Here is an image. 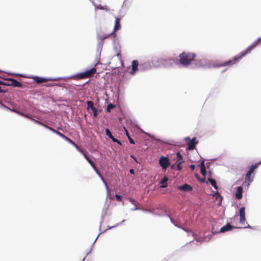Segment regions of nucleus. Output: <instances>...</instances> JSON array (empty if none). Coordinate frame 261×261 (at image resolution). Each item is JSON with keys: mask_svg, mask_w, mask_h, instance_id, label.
<instances>
[{"mask_svg": "<svg viewBox=\"0 0 261 261\" xmlns=\"http://www.w3.org/2000/svg\"><path fill=\"white\" fill-rule=\"evenodd\" d=\"M96 69L92 68L90 70L85 71V72L79 73L76 75V77L79 79H84L91 77L96 73Z\"/></svg>", "mask_w": 261, "mask_h": 261, "instance_id": "obj_4", "label": "nucleus"}, {"mask_svg": "<svg viewBox=\"0 0 261 261\" xmlns=\"http://www.w3.org/2000/svg\"><path fill=\"white\" fill-rule=\"evenodd\" d=\"M138 65H139V62L137 60H134L132 62V70L130 72V73L132 74H134L136 72V71L138 70Z\"/></svg>", "mask_w": 261, "mask_h": 261, "instance_id": "obj_9", "label": "nucleus"}, {"mask_svg": "<svg viewBox=\"0 0 261 261\" xmlns=\"http://www.w3.org/2000/svg\"><path fill=\"white\" fill-rule=\"evenodd\" d=\"M93 112H94L95 111H97V109L94 107L92 108V109H91Z\"/></svg>", "mask_w": 261, "mask_h": 261, "instance_id": "obj_41", "label": "nucleus"}, {"mask_svg": "<svg viewBox=\"0 0 261 261\" xmlns=\"http://www.w3.org/2000/svg\"><path fill=\"white\" fill-rule=\"evenodd\" d=\"M0 84H1V85H6V84H5L3 81H1V80H0Z\"/></svg>", "mask_w": 261, "mask_h": 261, "instance_id": "obj_44", "label": "nucleus"}, {"mask_svg": "<svg viewBox=\"0 0 261 261\" xmlns=\"http://www.w3.org/2000/svg\"><path fill=\"white\" fill-rule=\"evenodd\" d=\"M196 55L194 53L184 51L179 56V62L180 64L184 66H187L191 64L196 57Z\"/></svg>", "mask_w": 261, "mask_h": 261, "instance_id": "obj_2", "label": "nucleus"}, {"mask_svg": "<svg viewBox=\"0 0 261 261\" xmlns=\"http://www.w3.org/2000/svg\"><path fill=\"white\" fill-rule=\"evenodd\" d=\"M204 180H205V177H204V178L201 179L200 181L202 182H204Z\"/></svg>", "mask_w": 261, "mask_h": 261, "instance_id": "obj_46", "label": "nucleus"}, {"mask_svg": "<svg viewBox=\"0 0 261 261\" xmlns=\"http://www.w3.org/2000/svg\"><path fill=\"white\" fill-rule=\"evenodd\" d=\"M200 172L204 177H205L206 171L203 161L200 163Z\"/></svg>", "mask_w": 261, "mask_h": 261, "instance_id": "obj_16", "label": "nucleus"}, {"mask_svg": "<svg viewBox=\"0 0 261 261\" xmlns=\"http://www.w3.org/2000/svg\"><path fill=\"white\" fill-rule=\"evenodd\" d=\"M245 210V208L244 207H241L239 210L240 222L241 224H243L246 220Z\"/></svg>", "mask_w": 261, "mask_h": 261, "instance_id": "obj_7", "label": "nucleus"}, {"mask_svg": "<svg viewBox=\"0 0 261 261\" xmlns=\"http://www.w3.org/2000/svg\"><path fill=\"white\" fill-rule=\"evenodd\" d=\"M80 152H81L83 155L84 153H86L83 150H82L79 146L75 143V145H73Z\"/></svg>", "mask_w": 261, "mask_h": 261, "instance_id": "obj_27", "label": "nucleus"}, {"mask_svg": "<svg viewBox=\"0 0 261 261\" xmlns=\"http://www.w3.org/2000/svg\"><path fill=\"white\" fill-rule=\"evenodd\" d=\"M93 116L94 117H97V111H95L94 112H93Z\"/></svg>", "mask_w": 261, "mask_h": 261, "instance_id": "obj_40", "label": "nucleus"}, {"mask_svg": "<svg viewBox=\"0 0 261 261\" xmlns=\"http://www.w3.org/2000/svg\"><path fill=\"white\" fill-rule=\"evenodd\" d=\"M111 35H112L111 33L110 34L108 35L103 36L102 37V39L103 40L105 39H106V38H108Z\"/></svg>", "mask_w": 261, "mask_h": 261, "instance_id": "obj_39", "label": "nucleus"}, {"mask_svg": "<svg viewBox=\"0 0 261 261\" xmlns=\"http://www.w3.org/2000/svg\"><path fill=\"white\" fill-rule=\"evenodd\" d=\"M116 198L117 201H121L122 200V197L118 194L116 195Z\"/></svg>", "mask_w": 261, "mask_h": 261, "instance_id": "obj_34", "label": "nucleus"}, {"mask_svg": "<svg viewBox=\"0 0 261 261\" xmlns=\"http://www.w3.org/2000/svg\"><path fill=\"white\" fill-rule=\"evenodd\" d=\"M243 188L241 186L238 187L236 192V197L238 199H240L242 197Z\"/></svg>", "mask_w": 261, "mask_h": 261, "instance_id": "obj_12", "label": "nucleus"}, {"mask_svg": "<svg viewBox=\"0 0 261 261\" xmlns=\"http://www.w3.org/2000/svg\"><path fill=\"white\" fill-rule=\"evenodd\" d=\"M112 141L114 142H116V143H117L119 145H122V143L121 142L118 140V139L115 138L114 137L113 138H112Z\"/></svg>", "mask_w": 261, "mask_h": 261, "instance_id": "obj_31", "label": "nucleus"}, {"mask_svg": "<svg viewBox=\"0 0 261 261\" xmlns=\"http://www.w3.org/2000/svg\"><path fill=\"white\" fill-rule=\"evenodd\" d=\"M261 42V37L254 41L245 50L242 51L240 54L234 57L232 59L223 63L217 64V67L231 66L236 64L243 57L249 53L253 49Z\"/></svg>", "mask_w": 261, "mask_h": 261, "instance_id": "obj_1", "label": "nucleus"}, {"mask_svg": "<svg viewBox=\"0 0 261 261\" xmlns=\"http://www.w3.org/2000/svg\"><path fill=\"white\" fill-rule=\"evenodd\" d=\"M80 152H81L83 155L84 153H86L83 150H82L79 146L75 143V145H73Z\"/></svg>", "mask_w": 261, "mask_h": 261, "instance_id": "obj_26", "label": "nucleus"}, {"mask_svg": "<svg viewBox=\"0 0 261 261\" xmlns=\"http://www.w3.org/2000/svg\"><path fill=\"white\" fill-rule=\"evenodd\" d=\"M33 79L34 81L38 84L46 82L48 81V79L46 78H43L38 76H34L33 77Z\"/></svg>", "mask_w": 261, "mask_h": 261, "instance_id": "obj_13", "label": "nucleus"}, {"mask_svg": "<svg viewBox=\"0 0 261 261\" xmlns=\"http://www.w3.org/2000/svg\"><path fill=\"white\" fill-rule=\"evenodd\" d=\"M33 120L34 121V122H35V123H37V124H40V125H42V126H44V125H45V124H43V123H42L41 122H40V121H38V120H35V119H33Z\"/></svg>", "mask_w": 261, "mask_h": 261, "instance_id": "obj_35", "label": "nucleus"}, {"mask_svg": "<svg viewBox=\"0 0 261 261\" xmlns=\"http://www.w3.org/2000/svg\"><path fill=\"white\" fill-rule=\"evenodd\" d=\"M84 156L86 160L88 162V163L90 164V165L92 167V168L94 169V170L97 172V169L95 163L89 158V157L86 154V153H84Z\"/></svg>", "mask_w": 261, "mask_h": 261, "instance_id": "obj_10", "label": "nucleus"}, {"mask_svg": "<svg viewBox=\"0 0 261 261\" xmlns=\"http://www.w3.org/2000/svg\"><path fill=\"white\" fill-rule=\"evenodd\" d=\"M233 227L232 226H231L230 224L229 223H227L226 225L223 226L221 228V230L220 231L221 232H225L226 231H228V230H230L231 228H232Z\"/></svg>", "mask_w": 261, "mask_h": 261, "instance_id": "obj_17", "label": "nucleus"}, {"mask_svg": "<svg viewBox=\"0 0 261 261\" xmlns=\"http://www.w3.org/2000/svg\"><path fill=\"white\" fill-rule=\"evenodd\" d=\"M10 110H11V111H13V112H15L17 113V114H20V115H21L26 116L25 115H24L23 113H21V112H19L16 111H15V110H11V109H10Z\"/></svg>", "mask_w": 261, "mask_h": 261, "instance_id": "obj_37", "label": "nucleus"}, {"mask_svg": "<svg viewBox=\"0 0 261 261\" xmlns=\"http://www.w3.org/2000/svg\"><path fill=\"white\" fill-rule=\"evenodd\" d=\"M97 173L98 175H100V176H101V175H100V174L99 172H98V171H97Z\"/></svg>", "mask_w": 261, "mask_h": 261, "instance_id": "obj_49", "label": "nucleus"}, {"mask_svg": "<svg viewBox=\"0 0 261 261\" xmlns=\"http://www.w3.org/2000/svg\"><path fill=\"white\" fill-rule=\"evenodd\" d=\"M115 107V105H113L112 103H110L107 106V111L108 112H110L111 110H112L113 108H114Z\"/></svg>", "mask_w": 261, "mask_h": 261, "instance_id": "obj_22", "label": "nucleus"}, {"mask_svg": "<svg viewBox=\"0 0 261 261\" xmlns=\"http://www.w3.org/2000/svg\"><path fill=\"white\" fill-rule=\"evenodd\" d=\"M174 166H175V165H172L171 167V169H174Z\"/></svg>", "mask_w": 261, "mask_h": 261, "instance_id": "obj_47", "label": "nucleus"}, {"mask_svg": "<svg viewBox=\"0 0 261 261\" xmlns=\"http://www.w3.org/2000/svg\"><path fill=\"white\" fill-rule=\"evenodd\" d=\"M87 109H92L93 107H94V103L92 101H87Z\"/></svg>", "mask_w": 261, "mask_h": 261, "instance_id": "obj_21", "label": "nucleus"}, {"mask_svg": "<svg viewBox=\"0 0 261 261\" xmlns=\"http://www.w3.org/2000/svg\"><path fill=\"white\" fill-rule=\"evenodd\" d=\"M168 180V178L167 176H165L161 180L160 184H162V185L160 186L161 188H166L167 187V181Z\"/></svg>", "mask_w": 261, "mask_h": 261, "instance_id": "obj_15", "label": "nucleus"}, {"mask_svg": "<svg viewBox=\"0 0 261 261\" xmlns=\"http://www.w3.org/2000/svg\"><path fill=\"white\" fill-rule=\"evenodd\" d=\"M120 19L119 18H116L114 31L111 33V34L114 35V36H115L116 35L115 31L119 30L120 29Z\"/></svg>", "mask_w": 261, "mask_h": 261, "instance_id": "obj_8", "label": "nucleus"}, {"mask_svg": "<svg viewBox=\"0 0 261 261\" xmlns=\"http://www.w3.org/2000/svg\"><path fill=\"white\" fill-rule=\"evenodd\" d=\"M130 157H131L132 158L134 159V160L136 162H137V159H136V158L135 156H134V155H130Z\"/></svg>", "mask_w": 261, "mask_h": 261, "instance_id": "obj_42", "label": "nucleus"}, {"mask_svg": "<svg viewBox=\"0 0 261 261\" xmlns=\"http://www.w3.org/2000/svg\"><path fill=\"white\" fill-rule=\"evenodd\" d=\"M129 172L132 174H134V170L132 169L129 170Z\"/></svg>", "mask_w": 261, "mask_h": 261, "instance_id": "obj_43", "label": "nucleus"}, {"mask_svg": "<svg viewBox=\"0 0 261 261\" xmlns=\"http://www.w3.org/2000/svg\"><path fill=\"white\" fill-rule=\"evenodd\" d=\"M117 57L118 58V59L120 60V61H121V63L123 64V61H122V56L121 55L120 53H118L117 54Z\"/></svg>", "mask_w": 261, "mask_h": 261, "instance_id": "obj_33", "label": "nucleus"}, {"mask_svg": "<svg viewBox=\"0 0 261 261\" xmlns=\"http://www.w3.org/2000/svg\"><path fill=\"white\" fill-rule=\"evenodd\" d=\"M56 134L57 135H58V136H59L60 137H61V138H62L63 139H64V140L66 137V136H65L64 134H63L62 133H61L58 131H57V132H56Z\"/></svg>", "mask_w": 261, "mask_h": 261, "instance_id": "obj_29", "label": "nucleus"}, {"mask_svg": "<svg viewBox=\"0 0 261 261\" xmlns=\"http://www.w3.org/2000/svg\"><path fill=\"white\" fill-rule=\"evenodd\" d=\"M65 140L66 141H67L68 142H69V143H70L71 144H72L73 146L74 145H75V143L72 140H71L70 138H68L67 137H66Z\"/></svg>", "mask_w": 261, "mask_h": 261, "instance_id": "obj_30", "label": "nucleus"}, {"mask_svg": "<svg viewBox=\"0 0 261 261\" xmlns=\"http://www.w3.org/2000/svg\"><path fill=\"white\" fill-rule=\"evenodd\" d=\"M128 139L131 144H135L134 140L129 136H128Z\"/></svg>", "mask_w": 261, "mask_h": 261, "instance_id": "obj_36", "label": "nucleus"}, {"mask_svg": "<svg viewBox=\"0 0 261 261\" xmlns=\"http://www.w3.org/2000/svg\"><path fill=\"white\" fill-rule=\"evenodd\" d=\"M106 135L111 139L114 138L113 136L112 135L111 132L108 128L106 129Z\"/></svg>", "mask_w": 261, "mask_h": 261, "instance_id": "obj_23", "label": "nucleus"}, {"mask_svg": "<svg viewBox=\"0 0 261 261\" xmlns=\"http://www.w3.org/2000/svg\"><path fill=\"white\" fill-rule=\"evenodd\" d=\"M177 163V169L178 170H180L182 169L181 162L176 163Z\"/></svg>", "mask_w": 261, "mask_h": 261, "instance_id": "obj_32", "label": "nucleus"}, {"mask_svg": "<svg viewBox=\"0 0 261 261\" xmlns=\"http://www.w3.org/2000/svg\"><path fill=\"white\" fill-rule=\"evenodd\" d=\"M9 81L11 82L10 85L11 86L15 87H21L22 86V84L19 82L15 79H10Z\"/></svg>", "mask_w": 261, "mask_h": 261, "instance_id": "obj_14", "label": "nucleus"}, {"mask_svg": "<svg viewBox=\"0 0 261 261\" xmlns=\"http://www.w3.org/2000/svg\"><path fill=\"white\" fill-rule=\"evenodd\" d=\"M214 196L216 197V199L220 198V200L221 201L222 198L220 193L218 192H215V193L213 195Z\"/></svg>", "mask_w": 261, "mask_h": 261, "instance_id": "obj_25", "label": "nucleus"}, {"mask_svg": "<svg viewBox=\"0 0 261 261\" xmlns=\"http://www.w3.org/2000/svg\"><path fill=\"white\" fill-rule=\"evenodd\" d=\"M98 8L100 10H105L107 12L110 11V9L108 8L107 6H102L101 5H99L98 7Z\"/></svg>", "mask_w": 261, "mask_h": 261, "instance_id": "obj_24", "label": "nucleus"}, {"mask_svg": "<svg viewBox=\"0 0 261 261\" xmlns=\"http://www.w3.org/2000/svg\"><path fill=\"white\" fill-rule=\"evenodd\" d=\"M178 189L183 191H189L192 190V187L187 184L178 187Z\"/></svg>", "mask_w": 261, "mask_h": 261, "instance_id": "obj_11", "label": "nucleus"}, {"mask_svg": "<svg viewBox=\"0 0 261 261\" xmlns=\"http://www.w3.org/2000/svg\"><path fill=\"white\" fill-rule=\"evenodd\" d=\"M260 163L261 162L251 165L249 171L246 173L245 182L247 184V186H248L253 181L254 177V171L258 167V165L260 164Z\"/></svg>", "mask_w": 261, "mask_h": 261, "instance_id": "obj_3", "label": "nucleus"}, {"mask_svg": "<svg viewBox=\"0 0 261 261\" xmlns=\"http://www.w3.org/2000/svg\"><path fill=\"white\" fill-rule=\"evenodd\" d=\"M177 155V161L176 163L181 162L182 163L184 162L183 161V157L181 155V154L179 152H177L176 153Z\"/></svg>", "mask_w": 261, "mask_h": 261, "instance_id": "obj_19", "label": "nucleus"}, {"mask_svg": "<svg viewBox=\"0 0 261 261\" xmlns=\"http://www.w3.org/2000/svg\"><path fill=\"white\" fill-rule=\"evenodd\" d=\"M0 105L3 106V107H5V105L3 103H1V102L0 101Z\"/></svg>", "mask_w": 261, "mask_h": 261, "instance_id": "obj_48", "label": "nucleus"}, {"mask_svg": "<svg viewBox=\"0 0 261 261\" xmlns=\"http://www.w3.org/2000/svg\"><path fill=\"white\" fill-rule=\"evenodd\" d=\"M130 201L131 202V203L133 204H134L135 206V207L133 209V210H136L139 209V208L137 207V204H138V202L136 200L130 198Z\"/></svg>", "mask_w": 261, "mask_h": 261, "instance_id": "obj_20", "label": "nucleus"}, {"mask_svg": "<svg viewBox=\"0 0 261 261\" xmlns=\"http://www.w3.org/2000/svg\"><path fill=\"white\" fill-rule=\"evenodd\" d=\"M125 132H126V136L128 137V136H129V134H128V131L126 129H125Z\"/></svg>", "mask_w": 261, "mask_h": 261, "instance_id": "obj_45", "label": "nucleus"}, {"mask_svg": "<svg viewBox=\"0 0 261 261\" xmlns=\"http://www.w3.org/2000/svg\"><path fill=\"white\" fill-rule=\"evenodd\" d=\"M187 139L189 141L188 142V149L193 150L194 149L196 144L197 143L196 138H193L192 139H190L188 138Z\"/></svg>", "mask_w": 261, "mask_h": 261, "instance_id": "obj_6", "label": "nucleus"}, {"mask_svg": "<svg viewBox=\"0 0 261 261\" xmlns=\"http://www.w3.org/2000/svg\"><path fill=\"white\" fill-rule=\"evenodd\" d=\"M159 164L163 169H166L170 165V162L168 157L161 156L159 160Z\"/></svg>", "mask_w": 261, "mask_h": 261, "instance_id": "obj_5", "label": "nucleus"}, {"mask_svg": "<svg viewBox=\"0 0 261 261\" xmlns=\"http://www.w3.org/2000/svg\"><path fill=\"white\" fill-rule=\"evenodd\" d=\"M195 165L194 164H191L190 166V168L191 169V170L192 171L194 170L195 169Z\"/></svg>", "mask_w": 261, "mask_h": 261, "instance_id": "obj_38", "label": "nucleus"}, {"mask_svg": "<svg viewBox=\"0 0 261 261\" xmlns=\"http://www.w3.org/2000/svg\"><path fill=\"white\" fill-rule=\"evenodd\" d=\"M208 180L210 182L211 185L216 189H218V186L217 185L216 181L212 178H208Z\"/></svg>", "mask_w": 261, "mask_h": 261, "instance_id": "obj_18", "label": "nucleus"}, {"mask_svg": "<svg viewBox=\"0 0 261 261\" xmlns=\"http://www.w3.org/2000/svg\"><path fill=\"white\" fill-rule=\"evenodd\" d=\"M44 127L47 128V129H49L50 130L52 131L53 132L55 133V134H56V132H57V131L56 129H55L54 128H53L50 126H48L46 124L44 125Z\"/></svg>", "mask_w": 261, "mask_h": 261, "instance_id": "obj_28", "label": "nucleus"}]
</instances>
